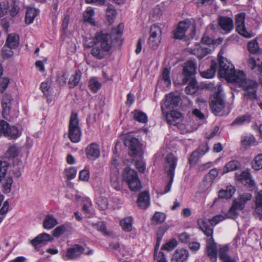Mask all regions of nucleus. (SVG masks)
<instances>
[{
	"mask_svg": "<svg viewBox=\"0 0 262 262\" xmlns=\"http://www.w3.org/2000/svg\"><path fill=\"white\" fill-rule=\"evenodd\" d=\"M220 69L219 75L228 81L242 87L245 92L244 96L248 99L256 98V89L258 83L254 80H248L243 71H235L234 66L226 59L219 57Z\"/></svg>",
	"mask_w": 262,
	"mask_h": 262,
	"instance_id": "obj_1",
	"label": "nucleus"
},
{
	"mask_svg": "<svg viewBox=\"0 0 262 262\" xmlns=\"http://www.w3.org/2000/svg\"><path fill=\"white\" fill-rule=\"evenodd\" d=\"M198 224L200 229L208 237L207 239L206 252L207 255L211 259L216 260L217 254L216 244L212 237L213 228L211 227L208 223L203 219H199Z\"/></svg>",
	"mask_w": 262,
	"mask_h": 262,
	"instance_id": "obj_2",
	"label": "nucleus"
},
{
	"mask_svg": "<svg viewBox=\"0 0 262 262\" xmlns=\"http://www.w3.org/2000/svg\"><path fill=\"white\" fill-rule=\"evenodd\" d=\"M166 162L165 164V171L167 174L168 177L169 178V181L168 184L165 186L164 191L161 192V194H165L168 192L171 189V185L173 181L174 169L176 168L177 158L172 154L168 155L166 157Z\"/></svg>",
	"mask_w": 262,
	"mask_h": 262,
	"instance_id": "obj_3",
	"label": "nucleus"
},
{
	"mask_svg": "<svg viewBox=\"0 0 262 262\" xmlns=\"http://www.w3.org/2000/svg\"><path fill=\"white\" fill-rule=\"evenodd\" d=\"M252 195L250 193L241 194L237 199H235L229 210V216L230 219H235L238 215V210H243L248 201L251 200Z\"/></svg>",
	"mask_w": 262,
	"mask_h": 262,
	"instance_id": "obj_4",
	"label": "nucleus"
},
{
	"mask_svg": "<svg viewBox=\"0 0 262 262\" xmlns=\"http://www.w3.org/2000/svg\"><path fill=\"white\" fill-rule=\"evenodd\" d=\"M123 178L132 191L136 192L141 188L140 181L134 170L126 167L124 170Z\"/></svg>",
	"mask_w": 262,
	"mask_h": 262,
	"instance_id": "obj_5",
	"label": "nucleus"
},
{
	"mask_svg": "<svg viewBox=\"0 0 262 262\" xmlns=\"http://www.w3.org/2000/svg\"><path fill=\"white\" fill-rule=\"evenodd\" d=\"M222 90L220 85H217V92L210 97V106L212 112L217 115L225 107V102L221 94Z\"/></svg>",
	"mask_w": 262,
	"mask_h": 262,
	"instance_id": "obj_6",
	"label": "nucleus"
},
{
	"mask_svg": "<svg viewBox=\"0 0 262 262\" xmlns=\"http://www.w3.org/2000/svg\"><path fill=\"white\" fill-rule=\"evenodd\" d=\"M69 137L74 143L78 142L80 140L81 130L78 125L77 115L72 114L69 123Z\"/></svg>",
	"mask_w": 262,
	"mask_h": 262,
	"instance_id": "obj_7",
	"label": "nucleus"
},
{
	"mask_svg": "<svg viewBox=\"0 0 262 262\" xmlns=\"http://www.w3.org/2000/svg\"><path fill=\"white\" fill-rule=\"evenodd\" d=\"M124 143L125 145L129 148V153L131 156L140 157L142 154V145L138 139L128 135L125 138Z\"/></svg>",
	"mask_w": 262,
	"mask_h": 262,
	"instance_id": "obj_8",
	"label": "nucleus"
},
{
	"mask_svg": "<svg viewBox=\"0 0 262 262\" xmlns=\"http://www.w3.org/2000/svg\"><path fill=\"white\" fill-rule=\"evenodd\" d=\"M161 35L162 30L160 27L156 24L152 25L150 27L148 41V45L151 48L156 49L159 47L161 42Z\"/></svg>",
	"mask_w": 262,
	"mask_h": 262,
	"instance_id": "obj_9",
	"label": "nucleus"
},
{
	"mask_svg": "<svg viewBox=\"0 0 262 262\" xmlns=\"http://www.w3.org/2000/svg\"><path fill=\"white\" fill-rule=\"evenodd\" d=\"M94 43L95 45L99 46L108 51L112 47V39L111 35L101 32H98L95 34Z\"/></svg>",
	"mask_w": 262,
	"mask_h": 262,
	"instance_id": "obj_10",
	"label": "nucleus"
},
{
	"mask_svg": "<svg viewBox=\"0 0 262 262\" xmlns=\"http://www.w3.org/2000/svg\"><path fill=\"white\" fill-rule=\"evenodd\" d=\"M246 14L245 13H241L235 16V25L237 31L241 35L246 38H251L254 36L252 33L247 31L245 26V19Z\"/></svg>",
	"mask_w": 262,
	"mask_h": 262,
	"instance_id": "obj_11",
	"label": "nucleus"
},
{
	"mask_svg": "<svg viewBox=\"0 0 262 262\" xmlns=\"http://www.w3.org/2000/svg\"><path fill=\"white\" fill-rule=\"evenodd\" d=\"M117 160L112 161V168L110 174V181L112 186L116 190H119L122 187V183L119 179V168L116 165Z\"/></svg>",
	"mask_w": 262,
	"mask_h": 262,
	"instance_id": "obj_12",
	"label": "nucleus"
},
{
	"mask_svg": "<svg viewBox=\"0 0 262 262\" xmlns=\"http://www.w3.org/2000/svg\"><path fill=\"white\" fill-rule=\"evenodd\" d=\"M196 64L192 61H188L184 67L183 74L184 76L183 82L187 83L191 79H194L193 77L196 73Z\"/></svg>",
	"mask_w": 262,
	"mask_h": 262,
	"instance_id": "obj_13",
	"label": "nucleus"
},
{
	"mask_svg": "<svg viewBox=\"0 0 262 262\" xmlns=\"http://www.w3.org/2000/svg\"><path fill=\"white\" fill-rule=\"evenodd\" d=\"M83 251L84 248L81 246L75 244L68 248L66 254L62 257L65 260L75 259L80 256Z\"/></svg>",
	"mask_w": 262,
	"mask_h": 262,
	"instance_id": "obj_14",
	"label": "nucleus"
},
{
	"mask_svg": "<svg viewBox=\"0 0 262 262\" xmlns=\"http://www.w3.org/2000/svg\"><path fill=\"white\" fill-rule=\"evenodd\" d=\"M0 128L5 136L15 139L18 137V130L14 126H10L9 124L4 120L0 121Z\"/></svg>",
	"mask_w": 262,
	"mask_h": 262,
	"instance_id": "obj_15",
	"label": "nucleus"
},
{
	"mask_svg": "<svg viewBox=\"0 0 262 262\" xmlns=\"http://www.w3.org/2000/svg\"><path fill=\"white\" fill-rule=\"evenodd\" d=\"M190 25L191 21L188 19L180 21L178 24L177 30L173 33L174 38L180 39L184 38L185 33L190 26Z\"/></svg>",
	"mask_w": 262,
	"mask_h": 262,
	"instance_id": "obj_16",
	"label": "nucleus"
},
{
	"mask_svg": "<svg viewBox=\"0 0 262 262\" xmlns=\"http://www.w3.org/2000/svg\"><path fill=\"white\" fill-rule=\"evenodd\" d=\"M180 97L174 96L173 94L170 93L166 95L165 102L161 105V109L163 113L164 114V111L166 108L171 109L177 106L180 102Z\"/></svg>",
	"mask_w": 262,
	"mask_h": 262,
	"instance_id": "obj_17",
	"label": "nucleus"
},
{
	"mask_svg": "<svg viewBox=\"0 0 262 262\" xmlns=\"http://www.w3.org/2000/svg\"><path fill=\"white\" fill-rule=\"evenodd\" d=\"M217 22L219 26L225 33H229L233 29V21L230 17L220 16Z\"/></svg>",
	"mask_w": 262,
	"mask_h": 262,
	"instance_id": "obj_18",
	"label": "nucleus"
},
{
	"mask_svg": "<svg viewBox=\"0 0 262 262\" xmlns=\"http://www.w3.org/2000/svg\"><path fill=\"white\" fill-rule=\"evenodd\" d=\"M218 170L216 168L211 169L208 174L205 176L201 187L202 190H207L211 186L212 181L217 176Z\"/></svg>",
	"mask_w": 262,
	"mask_h": 262,
	"instance_id": "obj_19",
	"label": "nucleus"
},
{
	"mask_svg": "<svg viewBox=\"0 0 262 262\" xmlns=\"http://www.w3.org/2000/svg\"><path fill=\"white\" fill-rule=\"evenodd\" d=\"M210 52L204 45L196 44L193 49H191L190 53L196 56L199 59H201L208 55Z\"/></svg>",
	"mask_w": 262,
	"mask_h": 262,
	"instance_id": "obj_20",
	"label": "nucleus"
},
{
	"mask_svg": "<svg viewBox=\"0 0 262 262\" xmlns=\"http://www.w3.org/2000/svg\"><path fill=\"white\" fill-rule=\"evenodd\" d=\"M235 177L237 180L249 187H252L254 184V181L251 178V176L248 170H245L241 173H236Z\"/></svg>",
	"mask_w": 262,
	"mask_h": 262,
	"instance_id": "obj_21",
	"label": "nucleus"
},
{
	"mask_svg": "<svg viewBox=\"0 0 262 262\" xmlns=\"http://www.w3.org/2000/svg\"><path fill=\"white\" fill-rule=\"evenodd\" d=\"M87 157L91 160H95L100 156V150L98 145L96 143H92L85 149Z\"/></svg>",
	"mask_w": 262,
	"mask_h": 262,
	"instance_id": "obj_22",
	"label": "nucleus"
},
{
	"mask_svg": "<svg viewBox=\"0 0 262 262\" xmlns=\"http://www.w3.org/2000/svg\"><path fill=\"white\" fill-rule=\"evenodd\" d=\"M164 113L167 123L170 125H176L182 117V114L176 111H171L169 113L164 111Z\"/></svg>",
	"mask_w": 262,
	"mask_h": 262,
	"instance_id": "obj_23",
	"label": "nucleus"
},
{
	"mask_svg": "<svg viewBox=\"0 0 262 262\" xmlns=\"http://www.w3.org/2000/svg\"><path fill=\"white\" fill-rule=\"evenodd\" d=\"M12 98L10 95H5L2 100V114L4 118L7 119L10 112Z\"/></svg>",
	"mask_w": 262,
	"mask_h": 262,
	"instance_id": "obj_24",
	"label": "nucleus"
},
{
	"mask_svg": "<svg viewBox=\"0 0 262 262\" xmlns=\"http://www.w3.org/2000/svg\"><path fill=\"white\" fill-rule=\"evenodd\" d=\"M139 207L143 209H146L150 204V198L148 191H144L139 194L137 200Z\"/></svg>",
	"mask_w": 262,
	"mask_h": 262,
	"instance_id": "obj_25",
	"label": "nucleus"
},
{
	"mask_svg": "<svg viewBox=\"0 0 262 262\" xmlns=\"http://www.w3.org/2000/svg\"><path fill=\"white\" fill-rule=\"evenodd\" d=\"M189 255L187 250L184 249H177L173 254L172 262H185Z\"/></svg>",
	"mask_w": 262,
	"mask_h": 262,
	"instance_id": "obj_26",
	"label": "nucleus"
},
{
	"mask_svg": "<svg viewBox=\"0 0 262 262\" xmlns=\"http://www.w3.org/2000/svg\"><path fill=\"white\" fill-rule=\"evenodd\" d=\"M254 213L260 220H262V190L259 191L256 195Z\"/></svg>",
	"mask_w": 262,
	"mask_h": 262,
	"instance_id": "obj_27",
	"label": "nucleus"
},
{
	"mask_svg": "<svg viewBox=\"0 0 262 262\" xmlns=\"http://www.w3.org/2000/svg\"><path fill=\"white\" fill-rule=\"evenodd\" d=\"M109 51L100 47L99 46L94 45L91 50L92 55L97 59H103Z\"/></svg>",
	"mask_w": 262,
	"mask_h": 262,
	"instance_id": "obj_28",
	"label": "nucleus"
},
{
	"mask_svg": "<svg viewBox=\"0 0 262 262\" xmlns=\"http://www.w3.org/2000/svg\"><path fill=\"white\" fill-rule=\"evenodd\" d=\"M19 36L15 33L9 34L7 38L6 45L10 49H15L19 44Z\"/></svg>",
	"mask_w": 262,
	"mask_h": 262,
	"instance_id": "obj_29",
	"label": "nucleus"
},
{
	"mask_svg": "<svg viewBox=\"0 0 262 262\" xmlns=\"http://www.w3.org/2000/svg\"><path fill=\"white\" fill-rule=\"evenodd\" d=\"M38 9L32 7L27 8L25 21L27 24H31L33 23L34 18L38 14Z\"/></svg>",
	"mask_w": 262,
	"mask_h": 262,
	"instance_id": "obj_30",
	"label": "nucleus"
},
{
	"mask_svg": "<svg viewBox=\"0 0 262 262\" xmlns=\"http://www.w3.org/2000/svg\"><path fill=\"white\" fill-rule=\"evenodd\" d=\"M133 221L131 216L126 217L120 221V225L124 231L129 232L133 229Z\"/></svg>",
	"mask_w": 262,
	"mask_h": 262,
	"instance_id": "obj_31",
	"label": "nucleus"
},
{
	"mask_svg": "<svg viewBox=\"0 0 262 262\" xmlns=\"http://www.w3.org/2000/svg\"><path fill=\"white\" fill-rule=\"evenodd\" d=\"M57 220L52 215H48L46 216L43 222V227L47 229H50L57 225Z\"/></svg>",
	"mask_w": 262,
	"mask_h": 262,
	"instance_id": "obj_32",
	"label": "nucleus"
},
{
	"mask_svg": "<svg viewBox=\"0 0 262 262\" xmlns=\"http://www.w3.org/2000/svg\"><path fill=\"white\" fill-rule=\"evenodd\" d=\"M217 67V64L215 62H212V64L209 69L206 71L201 72V75L205 78H212L216 72Z\"/></svg>",
	"mask_w": 262,
	"mask_h": 262,
	"instance_id": "obj_33",
	"label": "nucleus"
},
{
	"mask_svg": "<svg viewBox=\"0 0 262 262\" xmlns=\"http://www.w3.org/2000/svg\"><path fill=\"white\" fill-rule=\"evenodd\" d=\"M81 78V72L79 70H76L75 73L70 78L68 85L70 89L76 86L79 82Z\"/></svg>",
	"mask_w": 262,
	"mask_h": 262,
	"instance_id": "obj_34",
	"label": "nucleus"
},
{
	"mask_svg": "<svg viewBox=\"0 0 262 262\" xmlns=\"http://www.w3.org/2000/svg\"><path fill=\"white\" fill-rule=\"evenodd\" d=\"M241 167V163L237 160H232L227 163L225 168L224 173H227L230 171L236 170Z\"/></svg>",
	"mask_w": 262,
	"mask_h": 262,
	"instance_id": "obj_35",
	"label": "nucleus"
},
{
	"mask_svg": "<svg viewBox=\"0 0 262 262\" xmlns=\"http://www.w3.org/2000/svg\"><path fill=\"white\" fill-rule=\"evenodd\" d=\"M248 64L251 70L256 69L259 73H262V62L257 63L255 59L250 56L248 60Z\"/></svg>",
	"mask_w": 262,
	"mask_h": 262,
	"instance_id": "obj_36",
	"label": "nucleus"
},
{
	"mask_svg": "<svg viewBox=\"0 0 262 262\" xmlns=\"http://www.w3.org/2000/svg\"><path fill=\"white\" fill-rule=\"evenodd\" d=\"M189 81L188 85L185 88V92L187 94L192 95L197 91L198 83L195 79H191Z\"/></svg>",
	"mask_w": 262,
	"mask_h": 262,
	"instance_id": "obj_37",
	"label": "nucleus"
},
{
	"mask_svg": "<svg viewBox=\"0 0 262 262\" xmlns=\"http://www.w3.org/2000/svg\"><path fill=\"white\" fill-rule=\"evenodd\" d=\"M94 15V9L92 7H88L83 14L84 21L93 24L94 21L92 17Z\"/></svg>",
	"mask_w": 262,
	"mask_h": 262,
	"instance_id": "obj_38",
	"label": "nucleus"
},
{
	"mask_svg": "<svg viewBox=\"0 0 262 262\" xmlns=\"http://www.w3.org/2000/svg\"><path fill=\"white\" fill-rule=\"evenodd\" d=\"M251 116L249 115H244L243 116L237 117L232 123V125H242L245 123H248L250 121Z\"/></svg>",
	"mask_w": 262,
	"mask_h": 262,
	"instance_id": "obj_39",
	"label": "nucleus"
},
{
	"mask_svg": "<svg viewBox=\"0 0 262 262\" xmlns=\"http://www.w3.org/2000/svg\"><path fill=\"white\" fill-rule=\"evenodd\" d=\"M134 118L136 121L142 123H146L147 121L146 115L143 112L138 111H135Z\"/></svg>",
	"mask_w": 262,
	"mask_h": 262,
	"instance_id": "obj_40",
	"label": "nucleus"
},
{
	"mask_svg": "<svg viewBox=\"0 0 262 262\" xmlns=\"http://www.w3.org/2000/svg\"><path fill=\"white\" fill-rule=\"evenodd\" d=\"M166 215L162 212H156L152 217V222L155 224H161L165 221Z\"/></svg>",
	"mask_w": 262,
	"mask_h": 262,
	"instance_id": "obj_41",
	"label": "nucleus"
},
{
	"mask_svg": "<svg viewBox=\"0 0 262 262\" xmlns=\"http://www.w3.org/2000/svg\"><path fill=\"white\" fill-rule=\"evenodd\" d=\"M252 167L256 170L262 169V154L255 156L252 163Z\"/></svg>",
	"mask_w": 262,
	"mask_h": 262,
	"instance_id": "obj_42",
	"label": "nucleus"
},
{
	"mask_svg": "<svg viewBox=\"0 0 262 262\" xmlns=\"http://www.w3.org/2000/svg\"><path fill=\"white\" fill-rule=\"evenodd\" d=\"M20 8L17 0H12V4L10 10V14L12 17H14L19 12Z\"/></svg>",
	"mask_w": 262,
	"mask_h": 262,
	"instance_id": "obj_43",
	"label": "nucleus"
},
{
	"mask_svg": "<svg viewBox=\"0 0 262 262\" xmlns=\"http://www.w3.org/2000/svg\"><path fill=\"white\" fill-rule=\"evenodd\" d=\"M108 200L103 196H99L97 199V204L98 205L99 209L101 210H105L107 209L108 206Z\"/></svg>",
	"mask_w": 262,
	"mask_h": 262,
	"instance_id": "obj_44",
	"label": "nucleus"
},
{
	"mask_svg": "<svg viewBox=\"0 0 262 262\" xmlns=\"http://www.w3.org/2000/svg\"><path fill=\"white\" fill-rule=\"evenodd\" d=\"M9 8V5L8 1L0 2V19L7 14Z\"/></svg>",
	"mask_w": 262,
	"mask_h": 262,
	"instance_id": "obj_45",
	"label": "nucleus"
},
{
	"mask_svg": "<svg viewBox=\"0 0 262 262\" xmlns=\"http://www.w3.org/2000/svg\"><path fill=\"white\" fill-rule=\"evenodd\" d=\"M226 218H230L229 216V212L224 215L222 214H217L212 217L211 219L209 220V222L211 224L216 225L219 223L220 222L226 219Z\"/></svg>",
	"mask_w": 262,
	"mask_h": 262,
	"instance_id": "obj_46",
	"label": "nucleus"
},
{
	"mask_svg": "<svg viewBox=\"0 0 262 262\" xmlns=\"http://www.w3.org/2000/svg\"><path fill=\"white\" fill-rule=\"evenodd\" d=\"M89 86L93 92L96 93L100 89L101 84L96 78H93L90 80Z\"/></svg>",
	"mask_w": 262,
	"mask_h": 262,
	"instance_id": "obj_47",
	"label": "nucleus"
},
{
	"mask_svg": "<svg viewBox=\"0 0 262 262\" xmlns=\"http://www.w3.org/2000/svg\"><path fill=\"white\" fill-rule=\"evenodd\" d=\"M93 227L97 230L102 232L105 235H109V233L106 231V227L105 224L103 222H98L95 224H92Z\"/></svg>",
	"mask_w": 262,
	"mask_h": 262,
	"instance_id": "obj_48",
	"label": "nucleus"
},
{
	"mask_svg": "<svg viewBox=\"0 0 262 262\" xmlns=\"http://www.w3.org/2000/svg\"><path fill=\"white\" fill-rule=\"evenodd\" d=\"M68 74L66 72L59 73L57 77V81L60 86H63L67 82Z\"/></svg>",
	"mask_w": 262,
	"mask_h": 262,
	"instance_id": "obj_49",
	"label": "nucleus"
},
{
	"mask_svg": "<svg viewBox=\"0 0 262 262\" xmlns=\"http://www.w3.org/2000/svg\"><path fill=\"white\" fill-rule=\"evenodd\" d=\"M248 51L252 54H255L258 50V45L256 40H252L248 43Z\"/></svg>",
	"mask_w": 262,
	"mask_h": 262,
	"instance_id": "obj_50",
	"label": "nucleus"
},
{
	"mask_svg": "<svg viewBox=\"0 0 262 262\" xmlns=\"http://www.w3.org/2000/svg\"><path fill=\"white\" fill-rule=\"evenodd\" d=\"M64 173L69 180H71L76 177L77 170L74 167H70L64 170Z\"/></svg>",
	"mask_w": 262,
	"mask_h": 262,
	"instance_id": "obj_51",
	"label": "nucleus"
},
{
	"mask_svg": "<svg viewBox=\"0 0 262 262\" xmlns=\"http://www.w3.org/2000/svg\"><path fill=\"white\" fill-rule=\"evenodd\" d=\"M67 230L66 226L62 225L56 227L53 231V235L55 237H58L61 236Z\"/></svg>",
	"mask_w": 262,
	"mask_h": 262,
	"instance_id": "obj_52",
	"label": "nucleus"
},
{
	"mask_svg": "<svg viewBox=\"0 0 262 262\" xmlns=\"http://www.w3.org/2000/svg\"><path fill=\"white\" fill-rule=\"evenodd\" d=\"M12 183L13 179L12 177H8L6 179V182L3 186L4 192L5 193H8L10 192Z\"/></svg>",
	"mask_w": 262,
	"mask_h": 262,
	"instance_id": "obj_53",
	"label": "nucleus"
},
{
	"mask_svg": "<svg viewBox=\"0 0 262 262\" xmlns=\"http://www.w3.org/2000/svg\"><path fill=\"white\" fill-rule=\"evenodd\" d=\"M254 142V138L252 136L243 137L241 140L242 144L245 146L251 145Z\"/></svg>",
	"mask_w": 262,
	"mask_h": 262,
	"instance_id": "obj_54",
	"label": "nucleus"
},
{
	"mask_svg": "<svg viewBox=\"0 0 262 262\" xmlns=\"http://www.w3.org/2000/svg\"><path fill=\"white\" fill-rule=\"evenodd\" d=\"M201 157L202 156L198 152L194 151L189 157V163L192 165L195 164Z\"/></svg>",
	"mask_w": 262,
	"mask_h": 262,
	"instance_id": "obj_55",
	"label": "nucleus"
},
{
	"mask_svg": "<svg viewBox=\"0 0 262 262\" xmlns=\"http://www.w3.org/2000/svg\"><path fill=\"white\" fill-rule=\"evenodd\" d=\"M51 87V82L49 80H47L41 83L40 85V89L45 95H49V91Z\"/></svg>",
	"mask_w": 262,
	"mask_h": 262,
	"instance_id": "obj_56",
	"label": "nucleus"
},
{
	"mask_svg": "<svg viewBox=\"0 0 262 262\" xmlns=\"http://www.w3.org/2000/svg\"><path fill=\"white\" fill-rule=\"evenodd\" d=\"M177 245V242L176 240L173 239L170 241L169 242L166 243L162 247V249L170 251L173 249Z\"/></svg>",
	"mask_w": 262,
	"mask_h": 262,
	"instance_id": "obj_57",
	"label": "nucleus"
},
{
	"mask_svg": "<svg viewBox=\"0 0 262 262\" xmlns=\"http://www.w3.org/2000/svg\"><path fill=\"white\" fill-rule=\"evenodd\" d=\"M209 150V147L207 143L202 144L195 150L201 156L205 155Z\"/></svg>",
	"mask_w": 262,
	"mask_h": 262,
	"instance_id": "obj_58",
	"label": "nucleus"
},
{
	"mask_svg": "<svg viewBox=\"0 0 262 262\" xmlns=\"http://www.w3.org/2000/svg\"><path fill=\"white\" fill-rule=\"evenodd\" d=\"M9 79L4 77L0 80V91L3 93L7 88L9 84Z\"/></svg>",
	"mask_w": 262,
	"mask_h": 262,
	"instance_id": "obj_59",
	"label": "nucleus"
},
{
	"mask_svg": "<svg viewBox=\"0 0 262 262\" xmlns=\"http://www.w3.org/2000/svg\"><path fill=\"white\" fill-rule=\"evenodd\" d=\"M7 170V166L6 163L0 161V182L5 177Z\"/></svg>",
	"mask_w": 262,
	"mask_h": 262,
	"instance_id": "obj_60",
	"label": "nucleus"
},
{
	"mask_svg": "<svg viewBox=\"0 0 262 262\" xmlns=\"http://www.w3.org/2000/svg\"><path fill=\"white\" fill-rule=\"evenodd\" d=\"M170 70L167 68H165L163 69L162 72V77L164 81L166 82L168 84H170L171 83V81L169 77Z\"/></svg>",
	"mask_w": 262,
	"mask_h": 262,
	"instance_id": "obj_61",
	"label": "nucleus"
},
{
	"mask_svg": "<svg viewBox=\"0 0 262 262\" xmlns=\"http://www.w3.org/2000/svg\"><path fill=\"white\" fill-rule=\"evenodd\" d=\"M154 258L157 262H166L165 256L162 252H155Z\"/></svg>",
	"mask_w": 262,
	"mask_h": 262,
	"instance_id": "obj_62",
	"label": "nucleus"
},
{
	"mask_svg": "<svg viewBox=\"0 0 262 262\" xmlns=\"http://www.w3.org/2000/svg\"><path fill=\"white\" fill-rule=\"evenodd\" d=\"M162 12L159 6H156L152 10V15L155 19H157L162 15Z\"/></svg>",
	"mask_w": 262,
	"mask_h": 262,
	"instance_id": "obj_63",
	"label": "nucleus"
},
{
	"mask_svg": "<svg viewBox=\"0 0 262 262\" xmlns=\"http://www.w3.org/2000/svg\"><path fill=\"white\" fill-rule=\"evenodd\" d=\"M123 25L122 24H120L116 28L113 30V33L117 35L116 37L117 39H119L121 37V35L123 33Z\"/></svg>",
	"mask_w": 262,
	"mask_h": 262,
	"instance_id": "obj_64",
	"label": "nucleus"
}]
</instances>
